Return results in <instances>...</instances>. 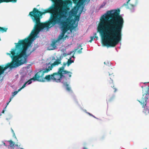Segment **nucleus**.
<instances>
[{"instance_id":"nucleus-1","label":"nucleus","mask_w":149,"mask_h":149,"mask_svg":"<svg viewBox=\"0 0 149 149\" xmlns=\"http://www.w3.org/2000/svg\"><path fill=\"white\" fill-rule=\"evenodd\" d=\"M120 13L119 9L108 11L102 17L97 30L104 46L114 47L121 40L124 21Z\"/></svg>"},{"instance_id":"nucleus-2","label":"nucleus","mask_w":149,"mask_h":149,"mask_svg":"<svg viewBox=\"0 0 149 149\" xmlns=\"http://www.w3.org/2000/svg\"><path fill=\"white\" fill-rule=\"evenodd\" d=\"M33 29L31 31L29 37L24 39L19 40L17 43H15L16 50L15 57L16 61V65L18 67L27 62V58L31 53L35 51V47L33 48L32 50L28 49L32 43L31 41L35 39V37L40 31L45 28L47 29L51 27L43 25L41 24L35 22Z\"/></svg>"},{"instance_id":"nucleus-3","label":"nucleus","mask_w":149,"mask_h":149,"mask_svg":"<svg viewBox=\"0 0 149 149\" xmlns=\"http://www.w3.org/2000/svg\"><path fill=\"white\" fill-rule=\"evenodd\" d=\"M72 19L70 20L67 19L66 21H63L59 23H60L61 25L62 33L59 35L57 40H54L50 44V47H51V48L49 50H52L55 49L56 47V43L62 39L65 38L67 36L66 35L65 37L64 38L65 34L70 29L71 25H72V27L73 29L76 28V26H74L72 25V24L74 23L75 21L74 20L72 24Z\"/></svg>"},{"instance_id":"nucleus-4","label":"nucleus","mask_w":149,"mask_h":149,"mask_svg":"<svg viewBox=\"0 0 149 149\" xmlns=\"http://www.w3.org/2000/svg\"><path fill=\"white\" fill-rule=\"evenodd\" d=\"M16 49H12L11 51V53H7V54L10 56L12 58V61L11 63H8L6 65L3 67V65L1 66L0 65V74H3L5 71L8 68H13L15 67H17V66L16 65V61L15 57V51Z\"/></svg>"},{"instance_id":"nucleus-5","label":"nucleus","mask_w":149,"mask_h":149,"mask_svg":"<svg viewBox=\"0 0 149 149\" xmlns=\"http://www.w3.org/2000/svg\"><path fill=\"white\" fill-rule=\"evenodd\" d=\"M63 74H64V73L61 71V72L58 70V72L54 73L51 75H46L45 77V79H46V80L48 81H49L51 79L57 82H60L63 77H66L63 75Z\"/></svg>"},{"instance_id":"nucleus-6","label":"nucleus","mask_w":149,"mask_h":149,"mask_svg":"<svg viewBox=\"0 0 149 149\" xmlns=\"http://www.w3.org/2000/svg\"><path fill=\"white\" fill-rule=\"evenodd\" d=\"M149 89L146 87L143 89V96L140 101H138L143 105L142 107L145 109H147V107L146 106L147 101L148 99V97L149 95Z\"/></svg>"},{"instance_id":"nucleus-7","label":"nucleus","mask_w":149,"mask_h":149,"mask_svg":"<svg viewBox=\"0 0 149 149\" xmlns=\"http://www.w3.org/2000/svg\"><path fill=\"white\" fill-rule=\"evenodd\" d=\"M52 68V66L51 65L48 67V68L45 69L43 70H40L36 73V75H38L39 78L41 80H43V81H42V82H44L45 81L46 79H45V77L44 78L43 77L44 74L48 72L50 70H51Z\"/></svg>"},{"instance_id":"nucleus-8","label":"nucleus","mask_w":149,"mask_h":149,"mask_svg":"<svg viewBox=\"0 0 149 149\" xmlns=\"http://www.w3.org/2000/svg\"><path fill=\"white\" fill-rule=\"evenodd\" d=\"M85 0H72L73 3L75 4L77 7V8L76 7L74 8V9L76 10L74 11L75 13H77L78 9H79L81 6L82 5L81 11V12H82L84 7V5H83V4L85 2Z\"/></svg>"},{"instance_id":"nucleus-9","label":"nucleus","mask_w":149,"mask_h":149,"mask_svg":"<svg viewBox=\"0 0 149 149\" xmlns=\"http://www.w3.org/2000/svg\"><path fill=\"white\" fill-rule=\"evenodd\" d=\"M32 80H33V81H37L40 82L44 81H43V80H41L39 78L38 75H36V73L35 74V75L33 78H31L30 79L27 81L23 85L22 87L21 88V89H23L26 86V84L27 83H28V84H31L32 82V81H31Z\"/></svg>"},{"instance_id":"nucleus-10","label":"nucleus","mask_w":149,"mask_h":149,"mask_svg":"<svg viewBox=\"0 0 149 149\" xmlns=\"http://www.w3.org/2000/svg\"><path fill=\"white\" fill-rule=\"evenodd\" d=\"M110 76V78L108 79L107 81V84L110 85L112 88H113L114 90V92H115L117 91V89L116 88L114 87V86L113 85V80L115 79V77L112 74H109Z\"/></svg>"},{"instance_id":"nucleus-11","label":"nucleus","mask_w":149,"mask_h":149,"mask_svg":"<svg viewBox=\"0 0 149 149\" xmlns=\"http://www.w3.org/2000/svg\"><path fill=\"white\" fill-rule=\"evenodd\" d=\"M67 63L65 62H64L63 63V66L61 68H60L59 69V70L60 71H61L64 74L68 73L69 74L70 76L71 73L69 71H67L66 70H64V68L65 66H66Z\"/></svg>"},{"instance_id":"nucleus-12","label":"nucleus","mask_w":149,"mask_h":149,"mask_svg":"<svg viewBox=\"0 0 149 149\" xmlns=\"http://www.w3.org/2000/svg\"><path fill=\"white\" fill-rule=\"evenodd\" d=\"M61 63V59H57L52 64L51 66H52L53 68V66H55L56 65H58Z\"/></svg>"},{"instance_id":"nucleus-13","label":"nucleus","mask_w":149,"mask_h":149,"mask_svg":"<svg viewBox=\"0 0 149 149\" xmlns=\"http://www.w3.org/2000/svg\"><path fill=\"white\" fill-rule=\"evenodd\" d=\"M6 143H9V146L10 147L13 148L14 147V145L15 144V143L12 140H9L6 141Z\"/></svg>"},{"instance_id":"nucleus-14","label":"nucleus","mask_w":149,"mask_h":149,"mask_svg":"<svg viewBox=\"0 0 149 149\" xmlns=\"http://www.w3.org/2000/svg\"><path fill=\"white\" fill-rule=\"evenodd\" d=\"M17 0H0V3L6 2V3L9 2H13L15 3L16 2Z\"/></svg>"},{"instance_id":"nucleus-15","label":"nucleus","mask_w":149,"mask_h":149,"mask_svg":"<svg viewBox=\"0 0 149 149\" xmlns=\"http://www.w3.org/2000/svg\"><path fill=\"white\" fill-rule=\"evenodd\" d=\"M64 85L65 86L66 90L68 91H71L70 87H69V85L67 84V82L64 84Z\"/></svg>"},{"instance_id":"nucleus-16","label":"nucleus","mask_w":149,"mask_h":149,"mask_svg":"<svg viewBox=\"0 0 149 149\" xmlns=\"http://www.w3.org/2000/svg\"><path fill=\"white\" fill-rule=\"evenodd\" d=\"M22 89H21V88L19 89L17 91H15L13 93V95H12V97H13L16 95L17 93L19 91H20Z\"/></svg>"},{"instance_id":"nucleus-17","label":"nucleus","mask_w":149,"mask_h":149,"mask_svg":"<svg viewBox=\"0 0 149 149\" xmlns=\"http://www.w3.org/2000/svg\"><path fill=\"white\" fill-rule=\"evenodd\" d=\"M96 33H95V36L91 37L90 38L91 40L89 41V42H91L93 39H95V38H97L98 37H97V36H96Z\"/></svg>"},{"instance_id":"nucleus-18","label":"nucleus","mask_w":149,"mask_h":149,"mask_svg":"<svg viewBox=\"0 0 149 149\" xmlns=\"http://www.w3.org/2000/svg\"><path fill=\"white\" fill-rule=\"evenodd\" d=\"M70 72L71 73V74H70V76L69 74V73H65V74H63V75H64L66 77H64V78H66L67 77H71V75L72 74V73Z\"/></svg>"},{"instance_id":"nucleus-19","label":"nucleus","mask_w":149,"mask_h":149,"mask_svg":"<svg viewBox=\"0 0 149 149\" xmlns=\"http://www.w3.org/2000/svg\"><path fill=\"white\" fill-rule=\"evenodd\" d=\"M7 29V28L0 27V31H1L3 33L6 32Z\"/></svg>"},{"instance_id":"nucleus-20","label":"nucleus","mask_w":149,"mask_h":149,"mask_svg":"<svg viewBox=\"0 0 149 149\" xmlns=\"http://www.w3.org/2000/svg\"><path fill=\"white\" fill-rule=\"evenodd\" d=\"M72 62V60L70 59L67 62V65L68 66Z\"/></svg>"},{"instance_id":"nucleus-21","label":"nucleus","mask_w":149,"mask_h":149,"mask_svg":"<svg viewBox=\"0 0 149 149\" xmlns=\"http://www.w3.org/2000/svg\"><path fill=\"white\" fill-rule=\"evenodd\" d=\"M113 98H114V97H111V98H110V99H109L108 100V102H111L113 100Z\"/></svg>"},{"instance_id":"nucleus-22","label":"nucleus","mask_w":149,"mask_h":149,"mask_svg":"<svg viewBox=\"0 0 149 149\" xmlns=\"http://www.w3.org/2000/svg\"><path fill=\"white\" fill-rule=\"evenodd\" d=\"M130 1V0H128V1L126 3H125L123 4V6H127L128 3Z\"/></svg>"},{"instance_id":"nucleus-23","label":"nucleus","mask_w":149,"mask_h":149,"mask_svg":"<svg viewBox=\"0 0 149 149\" xmlns=\"http://www.w3.org/2000/svg\"><path fill=\"white\" fill-rule=\"evenodd\" d=\"M130 6L129 7H130V8H134V7L135 6V5L132 4H130Z\"/></svg>"},{"instance_id":"nucleus-24","label":"nucleus","mask_w":149,"mask_h":149,"mask_svg":"<svg viewBox=\"0 0 149 149\" xmlns=\"http://www.w3.org/2000/svg\"><path fill=\"white\" fill-rule=\"evenodd\" d=\"M83 49V48H81V49L77 51L78 53L80 54L82 52L81 50Z\"/></svg>"},{"instance_id":"nucleus-25","label":"nucleus","mask_w":149,"mask_h":149,"mask_svg":"<svg viewBox=\"0 0 149 149\" xmlns=\"http://www.w3.org/2000/svg\"><path fill=\"white\" fill-rule=\"evenodd\" d=\"M13 97H12V96L11 97H10V101H9V102H7V105L6 106L5 108L7 107V105H8V104H9V103L10 102V101L11 100V99H12L13 98Z\"/></svg>"},{"instance_id":"nucleus-26","label":"nucleus","mask_w":149,"mask_h":149,"mask_svg":"<svg viewBox=\"0 0 149 149\" xmlns=\"http://www.w3.org/2000/svg\"><path fill=\"white\" fill-rule=\"evenodd\" d=\"M104 63L105 64H106V65H110V63H109V62H107V63L105 62H104Z\"/></svg>"},{"instance_id":"nucleus-27","label":"nucleus","mask_w":149,"mask_h":149,"mask_svg":"<svg viewBox=\"0 0 149 149\" xmlns=\"http://www.w3.org/2000/svg\"><path fill=\"white\" fill-rule=\"evenodd\" d=\"M6 141H5V142L3 143V145L4 146H8V147H9V145H7V144H7V143H6Z\"/></svg>"},{"instance_id":"nucleus-28","label":"nucleus","mask_w":149,"mask_h":149,"mask_svg":"<svg viewBox=\"0 0 149 149\" xmlns=\"http://www.w3.org/2000/svg\"><path fill=\"white\" fill-rule=\"evenodd\" d=\"M79 17L78 16H76L75 17V18L76 19H79Z\"/></svg>"},{"instance_id":"nucleus-29","label":"nucleus","mask_w":149,"mask_h":149,"mask_svg":"<svg viewBox=\"0 0 149 149\" xmlns=\"http://www.w3.org/2000/svg\"><path fill=\"white\" fill-rule=\"evenodd\" d=\"M88 114L89 115H90V116H93V117H94V118H95V117L94 116H93V115H92V114H91V113H88Z\"/></svg>"},{"instance_id":"nucleus-30","label":"nucleus","mask_w":149,"mask_h":149,"mask_svg":"<svg viewBox=\"0 0 149 149\" xmlns=\"http://www.w3.org/2000/svg\"><path fill=\"white\" fill-rule=\"evenodd\" d=\"M88 114L89 115H90V116H93V117H94V118H95V117L94 116H93V115H92V114H91V113H88Z\"/></svg>"},{"instance_id":"nucleus-31","label":"nucleus","mask_w":149,"mask_h":149,"mask_svg":"<svg viewBox=\"0 0 149 149\" xmlns=\"http://www.w3.org/2000/svg\"><path fill=\"white\" fill-rule=\"evenodd\" d=\"M12 132H13V133L14 134V135H15V133H14V131H13V130L12 129Z\"/></svg>"},{"instance_id":"nucleus-32","label":"nucleus","mask_w":149,"mask_h":149,"mask_svg":"<svg viewBox=\"0 0 149 149\" xmlns=\"http://www.w3.org/2000/svg\"><path fill=\"white\" fill-rule=\"evenodd\" d=\"M83 149H88L87 148H86V147H84L83 148Z\"/></svg>"},{"instance_id":"nucleus-33","label":"nucleus","mask_w":149,"mask_h":149,"mask_svg":"<svg viewBox=\"0 0 149 149\" xmlns=\"http://www.w3.org/2000/svg\"><path fill=\"white\" fill-rule=\"evenodd\" d=\"M4 110H3L2 111V113H4Z\"/></svg>"},{"instance_id":"nucleus-34","label":"nucleus","mask_w":149,"mask_h":149,"mask_svg":"<svg viewBox=\"0 0 149 149\" xmlns=\"http://www.w3.org/2000/svg\"><path fill=\"white\" fill-rule=\"evenodd\" d=\"M141 87H142V88H143V87L142 86H141Z\"/></svg>"}]
</instances>
